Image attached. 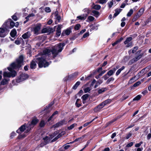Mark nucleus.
Masks as SVG:
<instances>
[{
    "instance_id": "nucleus-1",
    "label": "nucleus",
    "mask_w": 151,
    "mask_h": 151,
    "mask_svg": "<svg viewBox=\"0 0 151 151\" xmlns=\"http://www.w3.org/2000/svg\"><path fill=\"white\" fill-rule=\"evenodd\" d=\"M64 45V43H60L55 45L53 47L51 50L47 49L44 50L43 54L42 56L35 59V61L32 60L31 62L30 63L31 68L34 69L36 68V62L38 63L40 68L46 67L48 66L49 65V63L48 62L46 61L45 58H44L45 56H49L52 53L53 55V58H54L58 55L59 52H61Z\"/></svg>"
},
{
    "instance_id": "nucleus-2",
    "label": "nucleus",
    "mask_w": 151,
    "mask_h": 151,
    "mask_svg": "<svg viewBox=\"0 0 151 151\" xmlns=\"http://www.w3.org/2000/svg\"><path fill=\"white\" fill-rule=\"evenodd\" d=\"M23 61V57L20 55L19 58L16 60V61L12 63L10 65L11 67H8L9 71H4L3 76L4 77L8 78L14 77L17 74L16 72L14 69H17L19 68L21 66L22 63Z\"/></svg>"
},
{
    "instance_id": "nucleus-3",
    "label": "nucleus",
    "mask_w": 151,
    "mask_h": 151,
    "mask_svg": "<svg viewBox=\"0 0 151 151\" xmlns=\"http://www.w3.org/2000/svg\"><path fill=\"white\" fill-rule=\"evenodd\" d=\"M15 23L11 19H8L3 25V27L6 29L12 28L14 27Z\"/></svg>"
},
{
    "instance_id": "nucleus-4",
    "label": "nucleus",
    "mask_w": 151,
    "mask_h": 151,
    "mask_svg": "<svg viewBox=\"0 0 151 151\" xmlns=\"http://www.w3.org/2000/svg\"><path fill=\"white\" fill-rule=\"evenodd\" d=\"M28 77L27 74L23 73H20L19 76L16 79L17 83H19L26 80Z\"/></svg>"
},
{
    "instance_id": "nucleus-5",
    "label": "nucleus",
    "mask_w": 151,
    "mask_h": 151,
    "mask_svg": "<svg viewBox=\"0 0 151 151\" xmlns=\"http://www.w3.org/2000/svg\"><path fill=\"white\" fill-rule=\"evenodd\" d=\"M132 40V38L131 37L127 38L126 40L124 42L125 45L127 44L126 47H128L130 46H132V43L131 41Z\"/></svg>"
},
{
    "instance_id": "nucleus-6",
    "label": "nucleus",
    "mask_w": 151,
    "mask_h": 151,
    "mask_svg": "<svg viewBox=\"0 0 151 151\" xmlns=\"http://www.w3.org/2000/svg\"><path fill=\"white\" fill-rule=\"evenodd\" d=\"M38 121V119L36 117H35L33 118L31 122L29 124V125L30 127V129H29V130H30V128L33 127L34 125L37 123Z\"/></svg>"
},
{
    "instance_id": "nucleus-7",
    "label": "nucleus",
    "mask_w": 151,
    "mask_h": 151,
    "mask_svg": "<svg viewBox=\"0 0 151 151\" xmlns=\"http://www.w3.org/2000/svg\"><path fill=\"white\" fill-rule=\"evenodd\" d=\"M104 106V105L102 102L94 108V111L95 112L100 111Z\"/></svg>"
},
{
    "instance_id": "nucleus-8",
    "label": "nucleus",
    "mask_w": 151,
    "mask_h": 151,
    "mask_svg": "<svg viewBox=\"0 0 151 151\" xmlns=\"http://www.w3.org/2000/svg\"><path fill=\"white\" fill-rule=\"evenodd\" d=\"M41 25L37 24L36 25L34 28V34L37 35L39 34V31L40 29Z\"/></svg>"
},
{
    "instance_id": "nucleus-9",
    "label": "nucleus",
    "mask_w": 151,
    "mask_h": 151,
    "mask_svg": "<svg viewBox=\"0 0 151 151\" xmlns=\"http://www.w3.org/2000/svg\"><path fill=\"white\" fill-rule=\"evenodd\" d=\"M141 51L140 50L138 51L137 52L136 54H137L138 55L136 57L133 58L135 62L138 61L142 57L143 54L141 53Z\"/></svg>"
},
{
    "instance_id": "nucleus-10",
    "label": "nucleus",
    "mask_w": 151,
    "mask_h": 151,
    "mask_svg": "<svg viewBox=\"0 0 151 151\" xmlns=\"http://www.w3.org/2000/svg\"><path fill=\"white\" fill-rule=\"evenodd\" d=\"M3 27L4 28H0V37H4L6 35L5 32V30L7 29L5 28V27Z\"/></svg>"
},
{
    "instance_id": "nucleus-11",
    "label": "nucleus",
    "mask_w": 151,
    "mask_h": 151,
    "mask_svg": "<svg viewBox=\"0 0 151 151\" xmlns=\"http://www.w3.org/2000/svg\"><path fill=\"white\" fill-rule=\"evenodd\" d=\"M71 32V30L70 29H67L66 30H64L63 31L61 34V36H64L65 35H69Z\"/></svg>"
},
{
    "instance_id": "nucleus-12",
    "label": "nucleus",
    "mask_w": 151,
    "mask_h": 151,
    "mask_svg": "<svg viewBox=\"0 0 151 151\" xmlns=\"http://www.w3.org/2000/svg\"><path fill=\"white\" fill-rule=\"evenodd\" d=\"M65 132L64 131L62 132L57 137H56L55 138H54V139L52 140L51 142H54L55 141L59 138L61 137L62 135H64L65 134Z\"/></svg>"
},
{
    "instance_id": "nucleus-13",
    "label": "nucleus",
    "mask_w": 151,
    "mask_h": 151,
    "mask_svg": "<svg viewBox=\"0 0 151 151\" xmlns=\"http://www.w3.org/2000/svg\"><path fill=\"white\" fill-rule=\"evenodd\" d=\"M144 10L143 8H141L137 14L134 17V19H138L143 13Z\"/></svg>"
},
{
    "instance_id": "nucleus-14",
    "label": "nucleus",
    "mask_w": 151,
    "mask_h": 151,
    "mask_svg": "<svg viewBox=\"0 0 151 151\" xmlns=\"http://www.w3.org/2000/svg\"><path fill=\"white\" fill-rule=\"evenodd\" d=\"M52 138L51 137L50 135L49 137L46 136L43 138L45 142V145H46L48 143L50 142V141L52 139Z\"/></svg>"
},
{
    "instance_id": "nucleus-15",
    "label": "nucleus",
    "mask_w": 151,
    "mask_h": 151,
    "mask_svg": "<svg viewBox=\"0 0 151 151\" xmlns=\"http://www.w3.org/2000/svg\"><path fill=\"white\" fill-rule=\"evenodd\" d=\"M58 12H56L55 14V18L56 19V20L55 22L56 24H58V22H59L61 19V17L58 14Z\"/></svg>"
},
{
    "instance_id": "nucleus-16",
    "label": "nucleus",
    "mask_w": 151,
    "mask_h": 151,
    "mask_svg": "<svg viewBox=\"0 0 151 151\" xmlns=\"http://www.w3.org/2000/svg\"><path fill=\"white\" fill-rule=\"evenodd\" d=\"M31 35V34L30 32L29 31L23 34L22 35V37L23 39H25L28 38Z\"/></svg>"
},
{
    "instance_id": "nucleus-17",
    "label": "nucleus",
    "mask_w": 151,
    "mask_h": 151,
    "mask_svg": "<svg viewBox=\"0 0 151 151\" xmlns=\"http://www.w3.org/2000/svg\"><path fill=\"white\" fill-rule=\"evenodd\" d=\"M122 9H116L115 10V13H114L113 16V18H115L117 16L119 13L121 12Z\"/></svg>"
},
{
    "instance_id": "nucleus-18",
    "label": "nucleus",
    "mask_w": 151,
    "mask_h": 151,
    "mask_svg": "<svg viewBox=\"0 0 151 151\" xmlns=\"http://www.w3.org/2000/svg\"><path fill=\"white\" fill-rule=\"evenodd\" d=\"M62 26L61 25H59L58 27L56 30V35L58 36H59L61 34V29L62 28Z\"/></svg>"
},
{
    "instance_id": "nucleus-19",
    "label": "nucleus",
    "mask_w": 151,
    "mask_h": 151,
    "mask_svg": "<svg viewBox=\"0 0 151 151\" xmlns=\"http://www.w3.org/2000/svg\"><path fill=\"white\" fill-rule=\"evenodd\" d=\"M87 16V14H84L83 15L78 16L77 17V18L78 19L82 20H85L86 19V17Z\"/></svg>"
},
{
    "instance_id": "nucleus-20",
    "label": "nucleus",
    "mask_w": 151,
    "mask_h": 151,
    "mask_svg": "<svg viewBox=\"0 0 151 151\" xmlns=\"http://www.w3.org/2000/svg\"><path fill=\"white\" fill-rule=\"evenodd\" d=\"M25 124L22 125L18 129L17 131V132L18 133H19L20 132H23L25 129Z\"/></svg>"
},
{
    "instance_id": "nucleus-21",
    "label": "nucleus",
    "mask_w": 151,
    "mask_h": 151,
    "mask_svg": "<svg viewBox=\"0 0 151 151\" xmlns=\"http://www.w3.org/2000/svg\"><path fill=\"white\" fill-rule=\"evenodd\" d=\"M111 101L112 100L111 99H108L104 101L102 103L104 105V106H105L110 103L111 102Z\"/></svg>"
},
{
    "instance_id": "nucleus-22",
    "label": "nucleus",
    "mask_w": 151,
    "mask_h": 151,
    "mask_svg": "<svg viewBox=\"0 0 151 151\" xmlns=\"http://www.w3.org/2000/svg\"><path fill=\"white\" fill-rule=\"evenodd\" d=\"M9 79H6L4 78L1 82V84L2 85H5L8 83V82L9 81Z\"/></svg>"
},
{
    "instance_id": "nucleus-23",
    "label": "nucleus",
    "mask_w": 151,
    "mask_h": 151,
    "mask_svg": "<svg viewBox=\"0 0 151 151\" xmlns=\"http://www.w3.org/2000/svg\"><path fill=\"white\" fill-rule=\"evenodd\" d=\"M149 70V68H145L142 69L140 72V73H142V75H144L146 73L147 71Z\"/></svg>"
},
{
    "instance_id": "nucleus-24",
    "label": "nucleus",
    "mask_w": 151,
    "mask_h": 151,
    "mask_svg": "<svg viewBox=\"0 0 151 151\" xmlns=\"http://www.w3.org/2000/svg\"><path fill=\"white\" fill-rule=\"evenodd\" d=\"M16 34V31L15 30L13 29L10 32V35L12 37H14Z\"/></svg>"
},
{
    "instance_id": "nucleus-25",
    "label": "nucleus",
    "mask_w": 151,
    "mask_h": 151,
    "mask_svg": "<svg viewBox=\"0 0 151 151\" xmlns=\"http://www.w3.org/2000/svg\"><path fill=\"white\" fill-rule=\"evenodd\" d=\"M101 8V6L99 5H94L92 7V8L96 10H99Z\"/></svg>"
},
{
    "instance_id": "nucleus-26",
    "label": "nucleus",
    "mask_w": 151,
    "mask_h": 151,
    "mask_svg": "<svg viewBox=\"0 0 151 151\" xmlns=\"http://www.w3.org/2000/svg\"><path fill=\"white\" fill-rule=\"evenodd\" d=\"M125 68V67L124 66H122L117 71L116 73V75H119L121 73V71L124 70Z\"/></svg>"
},
{
    "instance_id": "nucleus-27",
    "label": "nucleus",
    "mask_w": 151,
    "mask_h": 151,
    "mask_svg": "<svg viewBox=\"0 0 151 151\" xmlns=\"http://www.w3.org/2000/svg\"><path fill=\"white\" fill-rule=\"evenodd\" d=\"M114 80V78L112 77L109 78L106 81V83L107 84H109L110 82L113 81Z\"/></svg>"
},
{
    "instance_id": "nucleus-28",
    "label": "nucleus",
    "mask_w": 151,
    "mask_h": 151,
    "mask_svg": "<svg viewBox=\"0 0 151 151\" xmlns=\"http://www.w3.org/2000/svg\"><path fill=\"white\" fill-rule=\"evenodd\" d=\"M107 89L106 88H102L101 89H99L98 90V93L99 94L102 93L104 92Z\"/></svg>"
},
{
    "instance_id": "nucleus-29",
    "label": "nucleus",
    "mask_w": 151,
    "mask_h": 151,
    "mask_svg": "<svg viewBox=\"0 0 151 151\" xmlns=\"http://www.w3.org/2000/svg\"><path fill=\"white\" fill-rule=\"evenodd\" d=\"M89 95L88 94H86L83 95L81 98L83 100H86L88 97Z\"/></svg>"
},
{
    "instance_id": "nucleus-30",
    "label": "nucleus",
    "mask_w": 151,
    "mask_h": 151,
    "mask_svg": "<svg viewBox=\"0 0 151 151\" xmlns=\"http://www.w3.org/2000/svg\"><path fill=\"white\" fill-rule=\"evenodd\" d=\"M80 83V82L79 81L77 82L73 87V88L74 89H76Z\"/></svg>"
},
{
    "instance_id": "nucleus-31",
    "label": "nucleus",
    "mask_w": 151,
    "mask_h": 151,
    "mask_svg": "<svg viewBox=\"0 0 151 151\" xmlns=\"http://www.w3.org/2000/svg\"><path fill=\"white\" fill-rule=\"evenodd\" d=\"M92 12V13L93 14L92 15H93L94 16L98 15L99 14V13L98 12L95 10H93Z\"/></svg>"
},
{
    "instance_id": "nucleus-32",
    "label": "nucleus",
    "mask_w": 151,
    "mask_h": 151,
    "mask_svg": "<svg viewBox=\"0 0 151 151\" xmlns=\"http://www.w3.org/2000/svg\"><path fill=\"white\" fill-rule=\"evenodd\" d=\"M77 124L74 123L72 124L70 126L68 127V128L69 130H71L73 129L76 126Z\"/></svg>"
},
{
    "instance_id": "nucleus-33",
    "label": "nucleus",
    "mask_w": 151,
    "mask_h": 151,
    "mask_svg": "<svg viewBox=\"0 0 151 151\" xmlns=\"http://www.w3.org/2000/svg\"><path fill=\"white\" fill-rule=\"evenodd\" d=\"M135 62L133 58L131 60H130L128 62V65H130L133 64Z\"/></svg>"
},
{
    "instance_id": "nucleus-34",
    "label": "nucleus",
    "mask_w": 151,
    "mask_h": 151,
    "mask_svg": "<svg viewBox=\"0 0 151 151\" xmlns=\"http://www.w3.org/2000/svg\"><path fill=\"white\" fill-rule=\"evenodd\" d=\"M98 2L99 4H105L106 3L107 1V0H98Z\"/></svg>"
},
{
    "instance_id": "nucleus-35",
    "label": "nucleus",
    "mask_w": 151,
    "mask_h": 151,
    "mask_svg": "<svg viewBox=\"0 0 151 151\" xmlns=\"http://www.w3.org/2000/svg\"><path fill=\"white\" fill-rule=\"evenodd\" d=\"M114 73V72L112 70H110L108 72L107 74L110 76H112Z\"/></svg>"
},
{
    "instance_id": "nucleus-36",
    "label": "nucleus",
    "mask_w": 151,
    "mask_h": 151,
    "mask_svg": "<svg viewBox=\"0 0 151 151\" xmlns=\"http://www.w3.org/2000/svg\"><path fill=\"white\" fill-rule=\"evenodd\" d=\"M81 27V25L79 24H76L74 27L75 29L76 30H78Z\"/></svg>"
},
{
    "instance_id": "nucleus-37",
    "label": "nucleus",
    "mask_w": 151,
    "mask_h": 151,
    "mask_svg": "<svg viewBox=\"0 0 151 151\" xmlns=\"http://www.w3.org/2000/svg\"><path fill=\"white\" fill-rule=\"evenodd\" d=\"M133 11L132 9H130L129 10V12H128L127 14V16L128 17L130 16L131 15L133 14Z\"/></svg>"
},
{
    "instance_id": "nucleus-38",
    "label": "nucleus",
    "mask_w": 151,
    "mask_h": 151,
    "mask_svg": "<svg viewBox=\"0 0 151 151\" xmlns=\"http://www.w3.org/2000/svg\"><path fill=\"white\" fill-rule=\"evenodd\" d=\"M140 98H141V96L140 95H138L137 96H136L135 98H134L133 99V101H135V100L138 101V100H139Z\"/></svg>"
},
{
    "instance_id": "nucleus-39",
    "label": "nucleus",
    "mask_w": 151,
    "mask_h": 151,
    "mask_svg": "<svg viewBox=\"0 0 151 151\" xmlns=\"http://www.w3.org/2000/svg\"><path fill=\"white\" fill-rule=\"evenodd\" d=\"M59 122L60 123V125L61 126L63 125L64 124H66V122L64 119L60 121Z\"/></svg>"
},
{
    "instance_id": "nucleus-40",
    "label": "nucleus",
    "mask_w": 151,
    "mask_h": 151,
    "mask_svg": "<svg viewBox=\"0 0 151 151\" xmlns=\"http://www.w3.org/2000/svg\"><path fill=\"white\" fill-rule=\"evenodd\" d=\"M45 123L44 121L42 120L41 121L40 124V126L41 127H44L45 125Z\"/></svg>"
},
{
    "instance_id": "nucleus-41",
    "label": "nucleus",
    "mask_w": 151,
    "mask_h": 151,
    "mask_svg": "<svg viewBox=\"0 0 151 151\" xmlns=\"http://www.w3.org/2000/svg\"><path fill=\"white\" fill-rule=\"evenodd\" d=\"M94 18L92 16H89L88 18V19L90 21H93L94 20Z\"/></svg>"
},
{
    "instance_id": "nucleus-42",
    "label": "nucleus",
    "mask_w": 151,
    "mask_h": 151,
    "mask_svg": "<svg viewBox=\"0 0 151 151\" xmlns=\"http://www.w3.org/2000/svg\"><path fill=\"white\" fill-rule=\"evenodd\" d=\"M58 133V132H54L53 134H51V135H50V136H51V137L52 138L53 137L56 136Z\"/></svg>"
},
{
    "instance_id": "nucleus-43",
    "label": "nucleus",
    "mask_w": 151,
    "mask_h": 151,
    "mask_svg": "<svg viewBox=\"0 0 151 151\" xmlns=\"http://www.w3.org/2000/svg\"><path fill=\"white\" fill-rule=\"evenodd\" d=\"M83 11L84 12H86L88 14L90 13V9L88 8H85L83 10Z\"/></svg>"
},
{
    "instance_id": "nucleus-44",
    "label": "nucleus",
    "mask_w": 151,
    "mask_h": 151,
    "mask_svg": "<svg viewBox=\"0 0 151 151\" xmlns=\"http://www.w3.org/2000/svg\"><path fill=\"white\" fill-rule=\"evenodd\" d=\"M61 126V125H60V123L59 122L57 123H56V124H55L54 125L53 127L55 128L58 127L60 126Z\"/></svg>"
},
{
    "instance_id": "nucleus-45",
    "label": "nucleus",
    "mask_w": 151,
    "mask_h": 151,
    "mask_svg": "<svg viewBox=\"0 0 151 151\" xmlns=\"http://www.w3.org/2000/svg\"><path fill=\"white\" fill-rule=\"evenodd\" d=\"M113 3L112 1H110V2H108V6L109 8H110L113 5Z\"/></svg>"
},
{
    "instance_id": "nucleus-46",
    "label": "nucleus",
    "mask_w": 151,
    "mask_h": 151,
    "mask_svg": "<svg viewBox=\"0 0 151 151\" xmlns=\"http://www.w3.org/2000/svg\"><path fill=\"white\" fill-rule=\"evenodd\" d=\"M109 76L106 74L103 77L105 80H106L109 77Z\"/></svg>"
},
{
    "instance_id": "nucleus-47",
    "label": "nucleus",
    "mask_w": 151,
    "mask_h": 151,
    "mask_svg": "<svg viewBox=\"0 0 151 151\" xmlns=\"http://www.w3.org/2000/svg\"><path fill=\"white\" fill-rule=\"evenodd\" d=\"M91 90V89L89 87H87L84 89L85 93H87L89 91Z\"/></svg>"
},
{
    "instance_id": "nucleus-48",
    "label": "nucleus",
    "mask_w": 151,
    "mask_h": 151,
    "mask_svg": "<svg viewBox=\"0 0 151 151\" xmlns=\"http://www.w3.org/2000/svg\"><path fill=\"white\" fill-rule=\"evenodd\" d=\"M141 83L140 81H137L136 83H135L133 85V86L135 87L137 86H138L139 84H140Z\"/></svg>"
},
{
    "instance_id": "nucleus-49",
    "label": "nucleus",
    "mask_w": 151,
    "mask_h": 151,
    "mask_svg": "<svg viewBox=\"0 0 151 151\" xmlns=\"http://www.w3.org/2000/svg\"><path fill=\"white\" fill-rule=\"evenodd\" d=\"M138 48V47L137 46L135 47H134L132 50V52L133 53H134L137 50Z\"/></svg>"
},
{
    "instance_id": "nucleus-50",
    "label": "nucleus",
    "mask_w": 151,
    "mask_h": 151,
    "mask_svg": "<svg viewBox=\"0 0 151 151\" xmlns=\"http://www.w3.org/2000/svg\"><path fill=\"white\" fill-rule=\"evenodd\" d=\"M132 135V133H129L127 134L126 136V139H128Z\"/></svg>"
},
{
    "instance_id": "nucleus-51",
    "label": "nucleus",
    "mask_w": 151,
    "mask_h": 151,
    "mask_svg": "<svg viewBox=\"0 0 151 151\" xmlns=\"http://www.w3.org/2000/svg\"><path fill=\"white\" fill-rule=\"evenodd\" d=\"M87 135L86 134H85L83 135L81 137L78 138L79 140H82Z\"/></svg>"
},
{
    "instance_id": "nucleus-52",
    "label": "nucleus",
    "mask_w": 151,
    "mask_h": 151,
    "mask_svg": "<svg viewBox=\"0 0 151 151\" xmlns=\"http://www.w3.org/2000/svg\"><path fill=\"white\" fill-rule=\"evenodd\" d=\"M45 10L46 12H50L51 11V10L50 8L49 7H46L45 8Z\"/></svg>"
},
{
    "instance_id": "nucleus-53",
    "label": "nucleus",
    "mask_w": 151,
    "mask_h": 151,
    "mask_svg": "<svg viewBox=\"0 0 151 151\" xmlns=\"http://www.w3.org/2000/svg\"><path fill=\"white\" fill-rule=\"evenodd\" d=\"M93 119L92 121H91L90 122H87L84 125H83V126L84 127H86V126H87L89 124H90V123H91L93 121L94 119Z\"/></svg>"
},
{
    "instance_id": "nucleus-54",
    "label": "nucleus",
    "mask_w": 151,
    "mask_h": 151,
    "mask_svg": "<svg viewBox=\"0 0 151 151\" xmlns=\"http://www.w3.org/2000/svg\"><path fill=\"white\" fill-rule=\"evenodd\" d=\"M103 82V81L101 79H99L98 81L96 82V84L100 85L101 83Z\"/></svg>"
},
{
    "instance_id": "nucleus-55",
    "label": "nucleus",
    "mask_w": 151,
    "mask_h": 151,
    "mask_svg": "<svg viewBox=\"0 0 151 151\" xmlns=\"http://www.w3.org/2000/svg\"><path fill=\"white\" fill-rule=\"evenodd\" d=\"M12 18L14 21H17V17L15 15H13L12 17Z\"/></svg>"
},
{
    "instance_id": "nucleus-56",
    "label": "nucleus",
    "mask_w": 151,
    "mask_h": 151,
    "mask_svg": "<svg viewBox=\"0 0 151 151\" xmlns=\"http://www.w3.org/2000/svg\"><path fill=\"white\" fill-rule=\"evenodd\" d=\"M89 34L88 32H86L85 34H84L83 36V37L84 38H85L86 37H87L88 36H89Z\"/></svg>"
},
{
    "instance_id": "nucleus-57",
    "label": "nucleus",
    "mask_w": 151,
    "mask_h": 151,
    "mask_svg": "<svg viewBox=\"0 0 151 151\" xmlns=\"http://www.w3.org/2000/svg\"><path fill=\"white\" fill-rule=\"evenodd\" d=\"M133 142H130L127 145V147H131L133 145Z\"/></svg>"
},
{
    "instance_id": "nucleus-58",
    "label": "nucleus",
    "mask_w": 151,
    "mask_h": 151,
    "mask_svg": "<svg viewBox=\"0 0 151 151\" xmlns=\"http://www.w3.org/2000/svg\"><path fill=\"white\" fill-rule=\"evenodd\" d=\"M75 76V75L74 74H72L71 75H69L68 76L69 77V79L70 80L72 78H73Z\"/></svg>"
},
{
    "instance_id": "nucleus-59",
    "label": "nucleus",
    "mask_w": 151,
    "mask_h": 151,
    "mask_svg": "<svg viewBox=\"0 0 151 151\" xmlns=\"http://www.w3.org/2000/svg\"><path fill=\"white\" fill-rule=\"evenodd\" d=\"M151 138V134L149 133L147 136V139L148 140H149Z\"/></svg>"
},
{
    "instance_id": "nucleus-60",
    "label": "nucleus",
    "mask_w": 151,
    "mask_h": 151,
    "mask_svg": "<svg viewBox=\"0 0 151 151\" xmlns=\"http://www.w3.org/2000/svg\"><path fill=\"white\" fill-rule=\"evenodd\" d=\"M86 31V30L85 29H83L81 30L79 34L80 35L82 34L84 32Z\"/></svg>"
},
{
    "instance_id": "nucleus-61",
    "label": "nucleus",
    "mask_w": 151,
    "mask_h": 151,
    "mask_svg": "<svg viewBox=\"0 0 151 151\" xmlns=\"http://www.w3.org/2000/svg\"><path fill=\"white\" fill-rule=\"evenodd\" d=\"M117 119H118L117 118H115L113 120L110 121L109 122V123L111 124V123L113 122H114L115 121H116L117 120Z\"/></svg>"
},
{
    "instance_id": "nucleus-62",
    "label": "nucleus",
    "mask_w": 151,
    "mask_h": 151,
    "mask_svg": "<svg viewBox=\"0 0 151 151\" xmlns=\"http://www.w3.org/2000/svg\"><path fill=\"white\" fill-rule=\"evenodd\" d=\"M15 43L17 45H19L20 44V42L19 40H16L15 41Z\"/></svg>"
},
{
    "instance_id": "nucleus-63",
    "label": "nucleus",
    "mask_w": 151,
    "mask_h": 151,
    "mask_svg": "<svg viewBox=\"0 0 151 151\" xmlns=\"http://www.w3.org/2000/svg\"><path fill=\"white\" fill-rule=\"evenodd\" d=\"M64 81H67V80H70L69 79V77L68 76H67L66 77H65L64 79Z\"/></svg>"
},
{
    "instance_id": "nucleus-64",
    "label": "nucleus",
    "mask_w": 151,
    "mask_h": 151,
    "mask_svg": "<svg viewBox=\"0 0 151 151\" xmlns=\"http://www.w3.org/2000/svg\"><path fill=\"white\" fill-rule=\"evenodd\" d=\"M97 27L96 26H94L93 27L91 28L90 30H94V29L97 30Z\"/></svg>"
}]
</instances>
